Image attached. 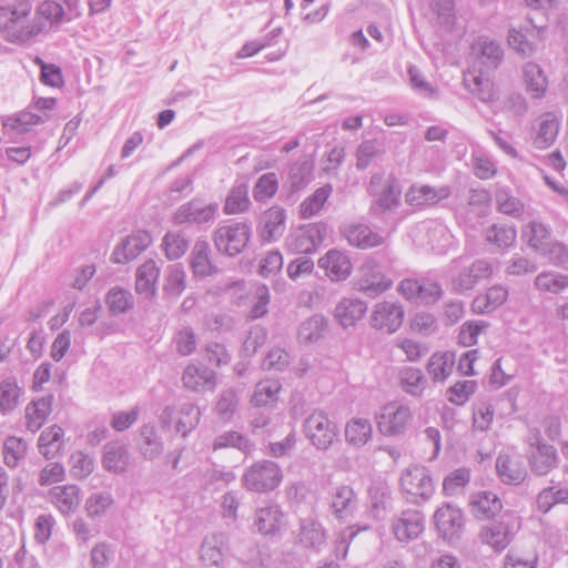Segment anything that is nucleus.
<instances>
[{"mask_svg":"<svg viewBox=\"0 0 568 568\" xmlns=\"http://www.w3.org/2000/svg\"><path fill=\"white\" fill-rule=\"evenodd\" d=\"M34 0H8L0 9V34L11 43H26L63 21L65 11L57 1H43L34 11Z\"/></svg>","mask_w":568,"mask_h":568,"instance_id":"obj_1","label":"nucleus"},{"mask_svg":"<svg viewBox=\"0 0 568 568\" xmlns=\"http://www.w3.org/2000/svg\"><path fill=\"white\" fill-rule=\"evenodd\" d=\"M367 193L373 197L368 213L382 217L395 211L400 204V185L394 176L384 178L382 173H374L367 186Z\"/></svg>","mask_w":568,"mask_h":568,"instance_id":"obj_2","label":"nucleus"},{"mask_svg":"<svg viewBox=\"0 0 568 568\" xmlns=\"http://www.w3.org/2000/svg\"><path fill=\"white\" fill-rule=\"evenodd\" d=\"M281 466L271 459H260L247 466L241 477L242 486L252 493L267 494L283 481Z\"/></svg>","mask_w":568,"mask_h":568,"instance_id":"obj_3","label":"nucleus"},{"mask_svg":"<svg viewBox=\"0 0 568 568\" xmlns=\"http://www.w3.org/2000/svg\"><path fill=\"white\" fill-rule=\"evenodd\" d=\"M251 226L246 222L229 221L213 232L214 246L219 253L234 257L247 246Z\"/></svg>","mask_w":568,"mask_h":568,"instance_id":"obj_4","label":"nucleus"},{"mask_svg":"<svg viewBox=\"0 0 568 568\" xmlns=\"http://www.w3.org/2000/svg\"><path fill=\"white\" fill-rule=\"evenodd\" d=\"M303 434L316 449L327 450L337 437L338 429L325 412L314 410L303 422Z\"/></svg>","mask_w":568,"mask_h":568,"instance_id":"obj_5","label":"nucleus"},{"mask_svg":"<svg viewBox=\"0 0 568 568\" xmlns=\"http://www.w3.org/2000/svg\"><path fill=\"white\" fill-rule=\"evenodd\" d=\"M400 486L410 503L428 500L434 494V484L429 471L419 465L406 468L400 476Z\"/></svg>","mask_w":568,"mask_h":568,"instance_id":"obj_6","label":"nucleus"},{"mask_svg":"<svg viewBox=\"0 0 568 568\" xmlns=\"http://www.w3.org/2000/svg\"><path fill=\"white\" fill-rule=\"evenodd\" d=\"M412 418L413 414L408 406L390 402L376 415V424L383 435L398 436L406 432Z\"/></svg>","mask_w":568,"mask_h":568,"instance_id":"obj_7","label":"nucleus"},{"mask_svg":"<svg viewBox=\"0 0 568 568\" xmlns=\"http://www.w3.org/2000/svg\"><path fill=\"white\" fill-rule=\"evenodd\" d=\"M217 211L219 204L216 202L207 203L202 197H193L176 209L172 220L176 225L207 224L215 220Z\"/></svg>","mask_w":568,"mask_h":568,"instance_id":"obj_8","label":"nucleus"},{"mask_svg":"<svg viewBox=\"0 0 568 568\" xmlns=\"http://www.w3.org/2000/svg\"><path fill=\"white\" fill-rule=\"evenodd\" d=\"M439 537L453 544L462 538L465 529V517L462 509L446 504L439 507L434 516Z\"/></svg>","mask_w":568,"mask_h":568,"instance_id":"obj_9","label":"nucleus"},{"mask_svg":"<svg viewBox=\"0 0 568 568\" xmlns=\"http://www.w3.org/2000/svg\"><path fill=\"white\" fill-rule=\"evenodd\" d=\"M528 463L534 474L545 476L559 465V455L557 449L545 442L539 434H536L534 442L530 443L528 453Z\"/></svg>","mask_w":568,"mask_h":568,"instance_id":"obj_10","label":"nucleus"},{"mask_svg":"<svg viewBox=\"0 0 568 568\" xmlns=\"http://www.w3.org/2000/svg\"><path fill=\"white\" fill-rule=\"evenodd\" d=\"M325 232L321 223L305 225L286 237V248L294 254H311L322 243Z\"/></svg>","mask_w":568,"mask_h":568,"instance_id":"obj_11","label":"nucleus"},{"mask_svg":"<svg viewBox=\"0 0 568 568\" xmlns=\"http://www.w3.org/2000/svg\"><path fill=\"white\" fill-rule=\"evenodd\" d=\"M296 541L303 549L321 554L327 545V530L318 519L303 518L300 520Z\"/></svg>","mask_w":568,"mask_h":568,"instance_id":"obj_12","label":"nucleus"},{"mask_svg":"<svg viewBox=\"0 0 568 568\" xmlns=\"http://www.w3.org/2000/svg\"><path fill=\"white\" fill-rule=\"evenodd\" d=\"M152 243V236L148 231L139 230L125 236L113 250L111 261L124 264L136 258Z\"/></svg>","mask_w":568,"mask_h":568,"instance_id":"obj_13","label":"nucleus"},{"mask_svg":"<svg viewBox=\"0 0 568 568\" xmlns=\"http://www.w3.org/2000/svg\"><path fill=\"white\" fill-rule=\"evenodd\" d=\"M404 308L394 302L377 303L371 314V325L388 334L395 333L403 324Z\"/></svg>","mask_w":568,"mask_h":568,"instance_id":"obj_14","label":"nucleus"},{"mask_svg":"<svg viewBox=\"0 0 568 568\" xmlns=\"http://www.w3.org/2000/svg\"><path fill=\"white\" fill-rule=\"evenodd\" d=\"M392 531L400 542H408L418 538L424 531V515L416 509L403 510L393 519Z\"/></svg>","mask_w":568,"mask_h":568,"instance_id":"obj_15","label":"nucleus"},{"mask_svg":"<svg viewBox=\"0 0 568 568\" xmlns=\"http://www.w3.org/2000/svg\"><path fill=\"white\" fill-rule=\"evenodd\" d=\"M341 233L347 240L349 245L361 250L381 246L386 241L385 236L373 231L364 223L345 224L341 227Z\"/></svg>","mask_w":568,"mask_h":568,"instance_id":"obj_16","label":"nucleus"},{"mask_svg":"<svg viewBox=\"0 0 568 568\" xmlns=\"http://www.w3.org/2000/svg\"><path fill=\"white\" fill-rule=\"evenodd\" d=\"M285 221L286 211L280 205H273L261 214L257 233L264 242H275L285 231Z\"/></svg>","mask_w":568,"mask_h":568,"instance_id":"obj_17","label":"nucleus"},{"mask_svg":"<svg viewBox=\"0 0 568 568\" xmlns=\"http://www.w3.org/2000/svg\"><path fill=\"white\" fill-rule=\"evenodd\" d=\"M392 283V280L387 278L378 267L366 264L361 267V276L356 282V287L366 296L375 297L388 290Z\"/></svg>","mask_w":568,"mask_h":568,"instance_id":"obj_18","label":"nucleus"},{"mask_svg":"<svg viewBox=\"0 0 568 568\" xmlns=\"http://www.w3.org/2000/svg\"><path fill=\"white\" fill-rule=\"evenodd\" d=\"M182 382L185 388L193 392L212 390L216 385L215 372L206 366L190 364L183 372Z\"/></svg>","mask_w":568,"mask_h":568,"instance_id":"obj_19","label":"nucleus"},{"mask_svg":"<svg viewBox=\"0 0 568 568\" xmlns=\"http://www.w3.org/2000/svg\"><path fill=\"white\" fill-rule=\"evenodd\" d=\"M357 497L353 488L348 485L335 487L331 494V510L335 518L345 520L357 508Z\"/></svg>","mask_w":568,"mask_h":568,"instance_id":"obj_20","label":"nucleus"},{"mask_svg":"<svg viewBox=\"0 0 568 568\" xmlns=\"http://www.w3.org/2000/svg\"><path fill=\"white\" fill-rule=\"evenodd\" d=\"M136 446L139 453L146 460L159 458L164 450V443L153 424H144L140 427Z\"/></svg>","mask_w":568,"mask_h":568,"instance_id":"obj_21","label":"nucleus"},{"mask_svg":"<svg viewBox=\"0 0 568 568\" xmlns=\"http://www.w3.org/2000/svg\"><path fill=\"white\" fill-rule=\"evenodd\" d=\"M469 507L471 514L479 520L495 517L503 508L499 497L491 491H478L470 496Z\"/></svg>","mask_w":568,"mask_h":568,"instance_id":"obj_22","label":"nucleus"},{"mask_svg":"<svg viewBox=\"0 0 568 568\" xmlns=\"http://www.w3.org/2000/svg\"><path fill=\"white\" fill-rule=\"evenodd\" d=\"M471 49L487 70H495L503 62L504 50L496 40L489 39L488 37H479Z\"/></svg>","mask_w":568,"mask_h":568,"instance_id":"obj_23","label":"nucleus"},{"mask_svg":"<svg viewBox=\"0 0 568 568\" xmlns=\"http://www.w3.org/2000/svg\"><path fill=\"white\" fill-rule=\"evenodd\" d=\"M53 395L42 396L30 402L24 409L26 426L31 433L38 432L52 412Z\"/></svg>","mask_w":568,"mask_h":568,"instance_id":"obj_24","label":"nucleus"},{"mask_svg":"<svg viewBox=\"0 0 568 568\" xmlns=\"http://www.w3.org/2000/svg\"><path fill=\"white\" fill-rule=\"evenodd\" d=\"M229 550L227 537L224 534H213L206 537L200 549L201 560L206 566H220Z\"/></svg>","mask_w":568,"mask_h":568,"instance_id":"obj_25","label":"nucleus"},{"mask_svg":"<svg viewBox=\"0 0 568 568\" xmlns=\"http://www.w3.org/2000/svg\"><path fill=\"white\" fill-rule=\"evenodd\" d=\"M160 268L153 260L145 261L136 268L135 291L145 298H152L156 294V283Z\"/></svg>","mask_w":568,"mask_h":568,"instance_id":"obj_26","label":"nucleus"},{"mask_svg":"<svg viewBox=\"0 0 568 568\" xmlns=\"http://www.w3.org/2000/svg\"><path fill=\"white\" fill-rule=\"evenodd\" d=\"M210 255L211 248L207 241L197 240L190 256V265L194 275L206 277L219 272L217 266L212 263Z\"/></svg>","mask_w":568,"mask_h":568,"instance_id":"obj_27","label":"nucleus"},{"mask_svg":"<svg viewBox=\"0 0 568 568\" xmlns=\"http://www.w3.org/2000/svg\"><path fill=\"white\" fill-rule=\"evenodd\" d=\"M367 312V305L359 298H343L335 307V318L344 327L354 326Z\"/></svg>","mask_w":568,"mask_h":568,"instance_id":"obj_28","label":"nucleus"},{"mask_svg":"<svg viewBox=\"0 0 568 568\" xmlns=\"http://www.w3.org/2000/svg\"><path fill=\"white\" fill-rule=\"evenodd\" d=\"M63 437L64 430L60 426L53 425L45 428L38 439L39 453L45 459H53L61 455L64 450Z\"/></svg>","mask_w":568,"mask_h":568,"instance_id":"obj_29","label":"nucleus"},{"mask_svg":"<svg viewBox=\"0 0 568 568\" xmlns=\"http://www.w3.org/2000/svg\"><path fill=\"white\" fill-rule=\"evenodd\" d=\"M318 266L326 271L333 281H341L351 274L352 265L348 257L339 251L329 250L318 260Z\"/></svg>","mask_w":568,"mask_h":568,"instance_id":"obj_30","label":"nucleus"},{"mask_svg":"<svg viewBox=\"0 0 568 568\" xmlns=\"http://www.w3.org/2000/svg\"><path fill=\"white\" fill-rule=\"evenodd\" d=\"M523 82L526 92L534 99H541L548 87V80L544 70L535 62H527L524 64Z\"/></svg>","mask_w":568,"mask_h":568,"instance_id":"obj_31","label":"nucleus"},{"mask_svg":"<svg viewBox=\"0 0 568 568\" xmlns=\"http://www.w3.org/2000/svg\"><path fill=\"white\" fill-rule=\"evenodd\" d=\"M130 463V454L126 445L120 442H111L104 446L103 467L116 474L124 473Z\"/></svg>","mask_w":568,"mask_h":568,"instance_id":"obj_32","label":"nucleus"},{"mask_svg":"<svg viewBox=\"0 0 568 568\" xmlns=\"http://www.w3.org/2000/svg\"><path fill=\"white\" fill-rule=\"evenodd\" d=\"M559 131V119L551 112L544 113L539 118L536 135L532 144L538 150L549 148L556 140Z\"/></svg>","mask_w":568,"mask_h":568,"instance_id":"obj_33","label":"nucleus"},{"mask_svg":"<svg viewBox=\"0 0 568 568\" xmlns=\"http://www.w3.org/2000/svg\"><path fill=\"white\" fill-rule=\"evenodd\" d=\"M51 501L62 513H73L80 505V488L77 485L57 486L49 491Z\"/></svg>","mask_w":568,"mask_h":568,"instance_id":"obj_34","label":"nucleus"},{"mask_svg":"<svg viewBox=\"0 0 568 568\" xmlns=\"http://www.w3.org/2000/svg\"><path fill=\"white\" fill-rule=\"evenodd\" d=\"M496 470L500 480L507 485H518L527 476V470L520 462L513 460L508 455L503 454L496 459Z\"/></svg>","mask_w":568,"mask_h":568,"instance_id":"obj_35","label":"nucleus"},{"mask_svg":"<svg viewBox=\"0 0 568 568\" xmlns=\"http://www.w3.org/2000/svg\"><path fill=\"white\" fill-rule=\"evenodd\" d=\"M283 513L276 504H270L261 507L255 514V525L263 535H274L281 528Z\"/></svg>","mask_w":568,"mask_h":568,"instance_id":"obj_36","label":"nucleus"},{"mask_svg":"<svg viewBox=\"0 0 568 568\" xmlns=\"http://www.w3.org/2000/svg\"><path fill=\"white\" fill-rule=\"evenodd\" d=\"M213 450L235 448L248 456L255 450V444L247 436L236 430H226L217 435L212 444Z\"/></svg>","mask_w":568,"mask_h":568,"instance_id":"obj_37","label":"nucleus"},{"mask_svg":"<svg viewBox=\"0 0 568 568\" xmlns=\"http://www.w3.org/2000/svg\"><path fill=\"white\" fill-rule=\"evenodd\" d=\"M450 190L447 186L434 189L428 185L412 186L406 193V201L412 205H430L447 199Z\"/></svg>","mask_w":568,"mask_h":568,"instance_id":"obj_38","label":"nucleus"},{"mask_svg":"<svg viewBox=\"0 0 568 568\" xmlns=\"http://www.w3.org/2000/svg\"><path fill=\"white\" fill-rule=\"evenodd\" d=\"M479 538L497 551L504 550L511 541L509 528L504 523H494L480 529Z\"/></svg>","mask_w":568,"mask_h":568,"instance_id":"obj_39","label":"nucleus"},{"mask_svg":"<svg viewBox=\"0 0 568 568\" xmlns=\"http://www.w3.org/2000/svg\"><path fill=\"white\" fill-rule=\"evenodd\" d=\"M455 356L450 352H436L427 363V373L435 383L445 382L453 373Z\"/></svg>","mask_w":568,"mask_h":568,"instance_id":"obj_40","label":"nucleus"},{"mask_svg":"<svg viewBox=\"0 0 568 568\" xmlns=\"http://www.w3.org/2000/svg\"><path fill=\"white\" fill-rule=\"evenodd\" d=\"M523 237L530 248L540 253L551 242V231L548 225L539 221H531L524 227Z\"/></svg>","mask_w":568,"mask_h":568,"instance_id":"obj_41","label":"nucleus"},{"mask_svg":"<svg viewBox=\"0 0 568 568\" xmlns=\"http://www.w3.org/2000/svg\"><path fill=\"white\" fill-rule=\"evenodd\" d=\"M327 326V320L321 314H315L301 323L298 341L304 344L315 343L324 337Z\"/></svg>","mask_w":568,"mask_h":568,"instance_id":"obj_42","label":"nucleus"},{"mask_svg":"<svg viewBox=\"0 0 568 568\" xmlns=\"http://www.w3.org/2000/svg\"><path fill=\"white\" fill-rule=\"evenodd\" d=\"M529 24V27L510 28L508 32V44L524 58L532 55L536 50L534 42L528 39V33L537 27L532 24L531 20Z\"/></svg>","mask_w":568,"mask_h":568,"instance_id":"obj_43","label":"nucleus"},{"mask_svg":"<svg viewBox=\"0 0 568 568\" xmlns=\"http://www.w3.org/2000/svg\"><path fill=\"white\" fill-rule=\"evenodd\" d=\"M372 425L366 418H352L345 427L346 442L362 447L372 438Z\"/></svg>","mask_w":568,"mask_h":568,"instance_id":"obj_44","label":"nucleus"},{"mask_svg":"<svg viewBox=\"0 0 568 568\" xmlns=\"http://www.w3.org/2000/svg\"><path fill=\"white\" fill-rule=\"evenodd\" d=\"M239 402V393L232 387L225 388L220 393L214 410L221 420L230 422L237 410Z\"/></svg>","mask_w":568,"mask_h":568,"instance_id":"obj_45","label":"nucleus"},{"mask_svg":"<svg viewBox=\"0 0 568 568\" xmlns=\"http://www.w3.org/2000/svg\"><path fill=\"white\" fill-rule=\"evenodd\" d=\"M105 303L112 315H119L130 311L134 305V300L129 291L122 287H112L106 293Z\"/></svg>","mask_w":568,"mask_h":568,"instance_id":"obj_46","label":"nucleus"},{"mask_svg":"<svg viewBox=\"0 0 568 568\" xmlns=\"http://www.w3.org/2000/svg\"><path fill=\"white\" fill-rule=\"evenodd\" d=\"M314 164L308 159L296 161L290 169V183L292 191H301L313 178Z\"/></svg>","mask_w":568,"mask_h":568,"instance_id":"obj_47","label":"nucleus"},{"mask_svg":"<svg viewBox=\"0 0 568 568\" xmlns=\"http://www.w3.org/2000/svg\"><path fill=\"white\" fill-rule=\"evenodd\" d=\"M21 393L16 378L9 377L0 382V412L7 414L13 410L19 404Z\"/></svg>","mask_w":568,"mask_h":568,"instance_id":"obj_48","label":"nucleus"},{"mask_svg":"<svg viewBox=\"0 0 568 568\" xmlns=\"http://www.w3.org/2000/svg\"><path fill=\"white\" fill-rule=\"evenodd\" d=\"M251 201L246 184H240L230 191L224 204L226 214H239L248 210Z\"/></svg>","mask_w":568,"mask_h":568,"instance_id":"obj_49","label":"nucleus"},{"mask_svg":"<svg viewBox=\"0 0 568 568\" xmlns=\"http://www.w3.org/2000/svg\"><path fill=\"white\" fill-rule=\"evenodd\" d=\"M331 193H332V185L326 184L324 186L318 187L312 195L306 197L301 203L302 217L310 219V217L316 215L322 210L324 204L326 203Z\"/></svg>","mask_w":568,"mask_h":568,"instance_id":"obj_50","label":"nucleus"},{"mask_svg":"<svg viewBox=\"0 0 568 568\" xmlns=\"http://www.w3.org/2000/svg\"><path fill=\"white\" fill-rule=\"evenodd\" d=\"M535 286L541 292L559 294L568 288V275L555 272H542L536 276Z\"/></svg>","mask_w":568,"mask_h":568,"instance_id":"obj_51","label":"nucleus"},{"mask_svg":"<svg viewBox=\"0 0 568 568\" xmlns=\"http://www.w3.org/2000/svg\"><path fill=\"white\" fill-rule=\"evenodd\" d=\"M175 429L183 437L193 430L200 422V409L192 403H184L179 408Z\"/></svg>","mask_w":568,"mask_h":568,"instance_id":"obj_52","label":"nucleus"},{"mask_svg":"<svg viewBox=\"0 0 568 568\" xmlns=\"http://www.w3.org/2000/svg\"><path fill=\"white\" fill-rule=\"evenodd\" d=\"M186 287V274L180 264L169 266L163 290L165 294L176 298Z\"/></svg>","mask_w":568,"mask_h":568,"instance_id":"obj_53","label":"nucleus"},{"mask_svg":"<svg viewBox=\"0 0 568 568\" xmlns=\"http://www.w3.org/2000/svg\"><path fill=\"white\" fill-rule=\"evenodd\" d=\"M281 385L277 381H262L256 384L252 396V404L256 407L267 406L277 400Z\"/></svg>","mask_w":568,"mask_h":568,"instance_id":"obj_54","label":"nucleus"},{"mask_svg":"<svg viewBox=\"0 0 568 568\" xmlns=\"http://www.w3.org/2000/svg\"><path fill=\"white\" fill-rule=\"evenodd\" d=\"M515 227L506 224H494L487 230L486 240L499 248L511 246L516 240Z\"/></svg>","mask_w":568,"mask_h":568,"instance_id":"obj_55","label":"nucleus"},{"mask_svg":"<svg viewBox=\"0 0 568 568\" xmlns=\"http://www.w3.org/2000/svg\"><path fill=\"white\" fill-rule=\"evenodd\" d=\"M470 481V471L468 468L462 467L449 473L443 481V491L447 496H455Z\"/></svg>","mask_w":568,"mask_h":568,"instance_id":"obj_56","label":"nucleus"},{"mask_svg":"<svg viewBox=\"0 0 568 568\" xmlns=\"http://www.w3.org/2000/svg\"><path fill=\"white\" fill-rule=\"evenodd\" d=\"M28 444L24 439L16 436H10L3 444V458L9 467H16L18 463L24 457Z\"/></svg>","mask_w":568,"mask_h":568,"instance_id":"obj_57","label":"nucleus"},{"mask_svg":"<svg viewBox=\"0 0 568 568\" xmlns=\"http://www.w3.org/2000/svg\"><path fill=\"white\" fill-rule=\"evenodd\" d=\"M400 384L406 393L413 396H419L427 381L420 369L409 367L400 373Z\"/></svg>","mask_w":568,"mask_h":568,"instance_id":"obj_58","label":"nucleus"},{"mask_svg":"<svg viewBox=\"0 0 568 568\" xmlns=\"http://www.w3.org/2000/svg\"><path fill=\"white\" fill-rule=\"evenodd\" d=\"M278 189V180L275 173L268 172L261 175L254 187L253 197L256 202H264L275 195Z\"/></svg>","mask_w":568,"mask_h":568,"instance_id":"obj_59","label":"nucleus"},{"mask_svg":"<svg viewBox=\"0 0 568 568\" xmlns=\"http://www.w3.org/2000/svg\"><path fill=\"white\" fill-rule=\"evenodd\" d=\"M162 246L169 260H178L187 251L189 241L181 233L169 232L163 237Z\"/></svg>","mask_w":568,"mask_h":568,"instance_id":"obj_60","label":"nucleus"},{"mask_svg":"<svg viewBox=\"0 0 568 568\" xmlns=\"http://www.w3.org/2000/svg\"><path fill=\"white\" fill-rule=\"evenodd\" d=\"M40 122H43L42 116L24 110L9 116L3 122V126L17 131L18 133H24L29 130L30 126Z\"/></svg>","mask_w":568,"mask_h":568,"instance_id":"obj_61","label":"nucleus"},{"mask_svg":"<svg viewBox=\"0 0 568 568\" xmlns=\"http://www.w3.org/2000/svg\"><path fill=\"white\" fill-rule=\"evenodd\" d=\"M113 504L112 495L108 491L92 494L85 501V510L90 518L100 517Z\"/></svg>","mask_w":568,"mask_h":568,"instance_id":"obj_62","label":"nucleus"},{"mask_svg":"<svg viewBox=\"0 0 568 568\" xmlns=\"http://www.w3.org/2000/svg\"><path fill=\"white\" fill-rule=\"evenodd\" d=\"M382 153L383 151L375 141L367 140L362 142L356 151V168L358 170L367 169Z\"/></svg>","mask_w":568,"mask_h":568,"instance_id":"obj_63","label":"nucleus"},{"mask_svg":"<svg viewBox=\"0 0 568 568\" xmlns=\"http://www.w3.org/2000/svg\"><path fill=\"white\" fill-rule=\"evenodd\" d=\"M496 202L501 213L513 217H519L524 213L525 205L516 196L506 191H499L496 195Z\"/></svg>","mask_w":568,"mask_h":568,"instance_id":"obj_64","label":"nucleus"}]
</instances>
